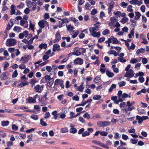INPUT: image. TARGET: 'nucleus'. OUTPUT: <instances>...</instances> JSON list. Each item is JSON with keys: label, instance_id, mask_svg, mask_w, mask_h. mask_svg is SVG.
<instances>
[{"label": "nucleus", "instance_id": "obj_19", "mask_svg": "<svg viewBox=\"0 0 149 149\" xmlns=\"http://www.w3.org/2000/svg\"><path fill=\"white\" fill-rule=\"evenodd\" d=\"M57 113V111H54L52 113V114L54 116V118L55 120H58L59 119L58 116V114Z\"/></svg>", "mask_w": 149, "mask_h": 149}, {"label": "nucleus", "instance_id": "obj_49", "mask_svg": "<svg viewBox=\"0 0 149 149\" xmlns=\"http://www.w3.org/2000/svg\"><path fill=\"white\" fill-rule=\"evenodd\" d=\"M62 80L57 79L55 80L54 82V85H57L59 84Z\"/></svg>", "mask_w": 149, "mask_h": 149}, {"label": "nucleus", "instance_id": "obj_4", "mask_svg": "<svg viewBox=\"0 0 149 149\" xmlns=\"http://www.w3.org/2000/svg\"><path fill=\"white\" fill-rule=\"evenodd\" d=\"M44 87V85L40 86L39 85H37L34 87V90L36 92L38 93L41 92L43 90V88Z\"/></svg>", "mask_w": 149, "mask_h": 149}, {"label": "nucleus", "instance_id": "obj_7", "mask_svg": "<svg viewBox=\"0 0 149 149\" xmlns=\"http://www.w3.org/2000/svg\"><path fill=\"white\" fill-rule=\"evenodd\" d=\"M83 63V61L82 59L79 58H78L75 59L74 61V65H80L82 64Z\"/></svg>", "mask_w": 149, "mask_h": 149}, {"label": "nucleus", "instance_id": "obj_28", "mask_svg": "<svg viewBox=\"0 0 149 149\" xmlns=\"http://www.w3.org/2000/svg\"><path fill=\"white\" fill-rule=\"evenodd\" d=\"M145 52V50L143 48H141L138 49L136 52V53L137 55L139 54L140 53H144Z\"/></svg>", "mask_w": 149, "mask_h": 149}, {"label": "nucleus", "instance_id": "obj_6", "mask_svg": "<svg viewBox=\"0 0 149 149\" xmlns=\"http://www.w3.org/2000/svg\"><path fill=\"white\" fill-rule=\"evenodd\" d=\"M148 118L147 116H143L141 117L137 115L136 116V119L138 120V123L139 124L141 123L143 120H146Z\"/></svg>", "mask_w": 149, "mask_h": 149}, {"label": "nucleus", "instance_id": "obj_45", "mask_svg": "<svg viewBox=\"0 0 149 149\" xmlns=\"http://www.w3.org/2000/svg\"><path fill=\"white\" fill-rule=\"evenodd\" d=\"M131 143L133 144H136L138 141V139H130Z\"/></svg>", "mask_w": 149, "mask_h": 149}, {"label": "nucleus", "instance_id": "obj_13", "mask_svg": "<svg viewBox=\"0 0 149 149\" xmlns=\"http://www.w3.org/2000/svg\"><path fill=\"white\" fill-rule=\"evenodd\" d=\"M55 39L53 40L54 43L58 42L61 39V36L59 33L57 32L55 35Z\"/></svg>", "mask_w": 149, "mask_h": 149}, {"label": "nucleus", "instance_id": "obj_27", "mask_svg": "<svg viewBox=\"0 0 149 149\" xmlns=\"http://www.w3.org/2000/svg\"><path fill=\"white\" fill-rule=\"evenodd\" d=\"M3 55L5 56V58L6 60H8L9 59V56L8 53L6 50H4L3 52Z\"/></svg>", "mask_w": 149, "mask_h": 149}, {"label": "nucleus", "instance_id": "obj_64", "mask_svg": "<svg viewBox=\"0 0 149 149\" xmlns=\"http://www.w3.org/2000/svg\"><path fill=\"white\" fill-rule=\"evenodd\" d=\"M101 97V96L100 95H95L93 97V98L94 100H97L100 99Z\"/></svg>", "mask_w": 149, "mask_h": 149}, {"label": "nucleus", "instance_id": "obj_2", "mask_svg": "<svg viewBox=\"0 0 149 149\" xmlns=\"http://www.w3.org/2000/svg\"><path fill=\"white\" fill-rule=\"evenodd\" d=\"M31 58L30 55H26L22 57L19 60V62L22 63H25L29 60Z\"/></svg>", "mask_w": 149, "mask_h": 149}, {"label": "nucleus", "instance_id": "obj_39", "mask_svg": "<svg viewBox=\"0 0 149 149\" xmlns=\"http://www.w3.org/2000/svg\"><path fill=\"white\" fill-rule=\"evenodd\" d=\"M50 116V113L48 112H47L44 115V117L45 119H47Z\"/></svg>", "mask_w": 149, "mask_h": 149}, {"label": "nucleus", "instance_id": "obj_53", "mask_svg": "<svg viewBox=\"0 0 149 149\" xmlns=\"http://www.w3.org/2000/svg\"><path fill=\"white\" fill-rule=\"evenodd\" d=\"M53 79H52L49 81H48V82L47 84V85L49 87L51 86L53 84Z\"/></svg>", "mask_w": 149, "mask_h": 149}, {"label": "nucleus", "instance_id": "obj_10", "mask_svg": "<svg viewBox=\"0 0 149 149\" xmlns=\"http://www.w3.org/2000/svg\"><path fill=\"white\" fill-rule=\"evenodd\" d=\"M130 2L131 4L137 5L138 6H139L142 3V2L141 1H139L138 0H132Z\"/></svg>", "mask_w": 149, "mask_h": 149}, {"label": "nucleus", "instance_id": "obj_17", "mask_svg": "<svg viewBox=\"0 0 149 149\" xmlns=\"http://www.w3.org/2000/svg\"><path fill=\"white\" fill-rule=\"evenodd\" d=\"M106 73L107 75L109 78H112L114 75V73L110 71L109 70H107L106 72Z\"/></svg>", "mask_w": 149, "mask_h": 149}, {"label": "nucleus", "instance_id": "obj_62", "mask_svg": "<svg viewBox=\"0 0 149 149\" xmlns=\"http://www.w3.org/2000/svg\"><path fill=\"white\" fill-rule=\"evenodd\" d=\"M12 128L13 130L16 131L18 130V127L17 126L14 124L12 125Z\"/></svg>", "mask_w": 149, "mask_h": 149}, {"label": "nucleus", "instance_id": "obj_41", "mask_svg": "<svg viewBox=\"0 0 149 149\" xmlns=\"http://www.w3.org/2000/svg\"><path fill=\"white\" fill-rule=\"evenodd\" d=\"M34 109L36 111H39L40 110V107L39 106L36 105L34 106Z\"/></svg>", "mask_w": 149, "mask_h": 149}, {"label": "nucleus", "instance_id": "obj_60", "mask_svg": "<svg viewBox=\"0 0 149 149\" xmlns=\"http://www.w3.org/2000/svg\"><path fill=\"white\" fill-rule=\"evenodd\" d=\"M84 118L89 119L90 118V116L88 113H86L83 115Z\"/></svg>", "mask_w": 149, "mask_h": 149}, {"label": "nucleus", "instance_id": "obj_54", "mask_svg": "<svg viewBox=\"0 0 149 149\" xmlns=\"http://www.w3.org/2000/svg\"><path fill=\"white\" fill-rule=\"evenodd\" d=\"M81 54V53L80 51L78 50L76 51L75 52H73V54L74 55L79 56Z\"/></svg>", "mask_w": 149, "mask_h": 149}, {"label": "nucleus", "instance_id": "obj_22", "mask_svg": "<svg viewBox=\"0 0 149 149\" xmlns=\"http://www.w3.org/2000/svg\"><path fill=\"white\" fill-rule=\"evenodd\" d=\"M60 49V46L57 44H55L53 45V51L55 52L56 50H58Z\"/></svg>", "mask_w": 149, "mask_h": 149}, {"label": "nucleus", "instance_id": "obj_55", "mask_svg": "<svg viewBox=\"0 0 149 149\" xmlns=\"http://www.w3.org/2000/svg\"><path fill=\"white\" fill-rule=\"evenodd\" d=\"M135 130L133 127H132L131 129H129L128 132L130 133H134L135 132Z\"/></svg>", "mask_w": 149, "mask_h": 149}, {"label": "nucleus", "instance_id": "obj_61", "mask_svg": "<svg viewBox=\"0 0 149 149\" xmlns=\"http://www.w3.org/2000/svg\"><path fill=\"white\" fill-rule=\"evenodd\" d=\"M127 11L129 12H132L133 10L132 9V6L129 5L127 8Z\"/></svg>", "mask_w": 149, "mask_h": 149}, {"label": "nucleus", "instance_id": "obj_23", "mask_svg": "<svg viewBox=\"0 0 149 149\" xmlns=\"http://www.w3.org/2000/svg\"><path fill=\"white\" fill-rule=\"evenodd\" d=\"M113 4L114 3H110L109 4V6L108 8V13L109 14L111 13V12L113 8Z\"/></svg>", "mask_w": 149, "mask_h": 149}, {"label": "nucleus", "instance_id": "obj_16", "mask_svg": "<svg viewBox=\"0 0 149 149\" xmlns=\"http://www.w3.org/2000/svg\"><path fill=\"white\" fill-rule=\"evenodd\" d=\"M13 31L17 33L20 32L22 30V28L21 27L15 26L13 28Z\"/></svg>", "mask_w": 149, "mask_h": 149}, {"label": "nucleus", "instance_id": "obj_31", "mask_svg": "<svg viewBox=\"0 0 149 149\" xmlns=\"http://www.w3.org/2000/svg\"><path fill=\"white\" fill-rule=\"evenodd\" d=\"M9 123L8 121H3L1 122V125L3 127L6 126H8Z\"/></svg>", "mask_w": 149, "mask_h": 149}, {"label": "nucleus", "instance_id": "obj_63", "mask_svg": "<svg viewBox=\"0 0 149 149\" xmlns=\"http://www.w3.org/2000/svg\"><path fill=\"white\" fill-rule=\"evenodd\" d=\"M103 127L107 126L110 125V123L107 121H103Z\"/></svg>", "mask_w": 149, "mask_h": 149}, {"label": "nucleus", "instance_id": "obj_18", "mask_svg": "<svg viewBox=\"0 0 149 149\" xmlns=\"http://www.w3.org/2000/svg\"><path fill=\"white\" fill-rule=\"evenodd\" d=\"M111 39H112V42L113 44H120L121 42L118 41L117 39L113 36H111Z\"/></svg>", "mask_w": 149, "mask_h": 149}, {"label": "nucleus", "instance_id": "obj_36", "mask_svg": "<svg viewBox=\"0 0 149 149\" xmlns=\"http://www.w3.org/2000/svg\"><path fill=\"white\" fill-rule=\"evenodd\" d=\"M110 31L108 29H105L102 32V34L104 36L109 34Z\"/></svg>", "mask_w": 149, "mask_h": 149}, {"label": "nucleus", "instance_id": "obj_32", "mask_svg": "<svg viewBox=\"0 0 149 149\" xmlns=\"http://www.w3.org/2000/svg\"><path fill=\"white\" fill-rule=\"evenodd\" d=\"M108 53L110 54H113L115 56H117L118 55L117 52L114 50H110L108 52Z\"/></svg>", "mask_w": 149, "mask_h": 149}, {"label": "nucleus", "instance_id": "obj_24", "mask_svg": "<svg viewBox=\"0 0 149 149\" xmlns=\"http://www.w3.org/2000/svg\"><path fill=\"white\" fill-rule=\"evenodd\" d=\"M118 97L116 96H113L111 97V99L114 101V103L116 104H118L119 102V100H117Z\"/></svg>", "mask_w": 149, "mask_h": 149}, {"label": "nucleus", "instance_id": "obj_33", "mask_svg": "<svg viewBox=\"0 0 149 149\" xmlns=\"http://www.w3.org/2000/svg\"><path fill=\"white\" fill-rule=\"evenodd\" d=\"M47 47V45L45 43H42L40 44L39 46V48L42 49H46Z\"/></svg>", "mask_w": 149, "mask_h": 149}, {"label": "nucleus", "instance_id": "obj_35", "mask_svg": "<svg viewBox=\"0 0 149 149\" xmlns=\"http://www.w3.org/2000/svg\"><path fill=\"white\" fill-rule=\"evenodd\" d=\"M92 142L93 143L100 146H101L102 143L100 142L95 140H93L92 141Z\"/></svg>", "mask_w": 149, "mask_h": 149}, {"label": "nucleus", "instance_id": "obj_12", "mask_svg": "<svg viewBox=\"0 0 149 149\" xmlns=\"http://www.w3.org/2000/svg\"><path fill=\"white\" fill-rule=\"evenodd\" d=\"M20 25L23 26L25 28H27L28 27V22L27 20L22 19L20 21Z\"/></svg>", "mask_w": 149, "mask_h": 149}, {"label": "nucleus", "instance_id": "obj_15", "mask_svg": "<svg viewBox=\"0 0 149 149\" xmlns=\"http://www.w3.org/2000/svg\"><path fill=\"white\" fill-rule=\"evenodd\" d=\"M110 20L111 22L109 23V26L112 25L113 24L115 23V22L118 21V19L114 17H111Z\"/></svg>", "mask_w": 149, "mask_h": 149}, {"label": "nucleus", "instance_id": "obj_56", "mask_svg": "<svg viewBox=\"0 0 149 149\" xmlns=\"http://www.w3.org/2000/svg\"><path fill=\"white\" fill-rule=\"evenodd\" d=\"M79 33V30H77L72 35V37L73 38H75L78 35Z\"/></svg>", "mask_w": 149, "mask_h": 149}, {"label": "nucleus", "instance_id": "obj_52", "mask_svg": "<svg viewBox=\"0 0 149 149\" xmlns=\"http://www.w3.org/2000/svg\"><path fill=\"white\" fill-rule=\"evenodd\" d=\"M18 75V73L17 72V71L16 70H15L13 72L12 75V77L13 78H15L17 77V76Z\"/></svg>", "mask_w": 149, "mask_h": 149}, {"label": "nucleus", "instance_id": "obj_30", "mask_svg": "<svg viewBox=\"0 0 149 149\" xmlns=\"http://www.w3.org/2000/svg\"><path fill=\"white\" fill-rule=\"evenodd\" d=\"M141 15V14L139 12H136L135 13V16L134 18L136 20H138L139 19Z\"/></svg>", "mask_w": 149, "mask_h": 149}, {"label": "nucleus", "instance_id": "obj_46", "mask_svg": "<svg viewBox=\"0 0 149 149\" xmlns=\"http://www.w3.org/2000/svg\"><path fill=\"white\" fill-rule=\"evenodd\" d=\"M118 84L119 85V87H121L125 86V85L126 82L124 81H121L119 82L118 83Z\"/></svg>", "mask_w": 149, "mask_h": 149}, {"label": "nucleus", "instance_id": "obj_14", "mask_svg": "<svg viewBox=\"0 0 149 149\" xmlns=\"http://www.w3.org/2000/svg\"><path fill=\"white\" fill-rule=\"evenodd\" d=\"M135 109V107L133 106L132 107H128L123 108L122 110L124 113H127L129 111H131L133 109Z\"/></svg>", "mask_w": 149, "mask_h": 149}, {"label": "nucleus", "instance_id": "obj_1", "mask_svg": "<svg viewBox=\"0 0 149 149\" xmlns=\"http://www.w3.org/2000/svg\"><path fill=\"white\" fill-rule=\"evenodd\" d=\"M16 43V41L13 38L8 39L6 42V45L8 47L14 46Z\"/></svg>", "mask_w": 149, "mask_h": 149}, {"label": "nucleus", "instance_id": "obj_29", "mask_svg": "<svg viewBox=\"0 0 149 149\" xmlns=\"http://www.w3.org/2000/svg\"><path fill=\"white\" fill-rule=\"evenodd\" d=\"M27 1H26V6L28 8L31 7L33 4V3L31 1L29 0H26Z\"/></svg>", "mask_w": 149, "mask_h": 149}, {"label": "nucleus", "instance_id": "obj_57", "mask_svg": "<svg viewBox=\"0 0 149 149\" xmlns=\"http://www.w3.org/2000/svg\"><path fill=\"white\" fill-rule=\"evenodd\" d=\"M142 21L144 24L146 23L147 22L146 18L144 16H143L142 18Z\"/></svg>", "mask_w": 149, "mask_h": 149}, {"label": "nucleus", "instance_id": "obj_25", "mask_svg": "<svg viewBox=\"0 0 149 149\" xmlns=\"http://www.w3.org/2000/svg\"><path fill=\"white\" fill-rule=\"evenodd\" d=\"M66 26L67 27V31L74 32V31L73 30V29H74V28L70 24L68 25H66Z\"/></svg>", "mask_w": 149, "mask_h": 149}, {"label": "nucleus", "instance_id": "obj_40", "mask_svg": "<svg viewBox=\"0 0 149 149\" xmlns=\"http://www.w3.org/2000/svg\"><path fill=\"white\" fill-rule=\"evenodd\" d=\"M127 104L128 107H131L132 105H134L135 104V102L133 101L131 103H130V102L129 101L127 102Z\"/></svg>", "mask_w": 149, "mask_h": 149}, {"label": "nucleus", "instance_id": "obj_37", "mask_svg": "<svg viewBox=\"0 0 149 149\" xmlns=\"http://www.w3.org/2000/svg\"><path fill=\"white\" fill-rule=\"evenodd\" d=\"M128 20V18L127 17H125L122 19L120 22L123 24L126 23Z\"/></svg>", "mask_w": 149, "mask_h": 149}, {"label": "nucleus", "instance_id": "obj_44", "mask_svg": "<svg viewBox=\"0 0 149 149\" xmlns=\"http://www.w3.org/2000/svg\"><path fill=\"white\" fill-rule=\"evenodd\" d=\"M77 132V130L74 127H72L70 130V132L73 134H75Z\"/></svg>", "mask_w": 149, "mask_h": 149}, {"label": "nucleus", "instance_id": "obj_34", "mask_svg": "<svg viewBox=\"0 0 149 149\" xmlns=\"http://www.w3.org/2000/svg\"><path fill=\"white\" fill-rule=\"evenodd\" d=\"M101 80L100 76H97L94 79V81L95 83H97L99 82Z\"/></svg>", "mask_w": 149, "mask_h": 149}, {"label": "nucleus", "instance_id": "obj_3", "mask_svg": "<svg viewBox=\"0 0 149 149\" xmlns=\"http://www.w3.org/2000/svg\"><path fill=\"white\" fill-rule=\"evenodd\" d=\"M38 24L41 29L44 28L45 26H47L48 27H49V24L47 21L42 20L40 21L38 23Z\"/></svg>", "mask_w": 149, "mask_h": 149}, {"label": "nucleus", "instance_id": "obj_9", "mask_svg": "<svg viewBox=\"0 0 149 149\" xmlns=\"http://www.w3.org/2000/svg\"><path fill=\"white\" fill-rule=\"evenodd\" d=\"M99 24V22H97L96 24H94V27H91L90 28L89 30L97 31L99 30V26L98 24Z\"/></svg>", "mask_w": 149, "mask_h": 149}, {"label": "nucleus", "instance_id": "obj_26", "mask_svg": "<svg viewBox=\"0 0 149 149\" xmlns=\"http://www.w3.org/2000/svg\"><path fill=\"white\" fill-rule=\"evenodd\" d=\"M84 88L83 83H82L77 88H76V89L77 91L82 92Z\"/></svg>", "mask_w": 149, "mask_h": 149}, {"label": "nucleus", "instance_id": "obj_48", "mask_svg": "<svg viewBox=\"0 0 149 149\" xmlns=\"http://www.w3.org/2000/svg\"><path fill=\"white\" fill-rule=\"evenodd\" d=\"M119 102H122L125 100V99L122 95L118 97Z\"/></svg>", "mask_w": 149, "mask_h": 149}, {"label": "nucleus", "instance_id": "obj_42", "mask_svg": "<svg viewBox=\"0 0 149 149\" xmlns=\"http://www.w3.org/2000/svg\"><path fill=\"white\" fill-rule=\"evenodd\" d=\"M40 124L44 126H46L47 125V124L44 121L42 118H41L40 120Z\"/></svg>", "mask_w": 149, "mask_h": 149}, {"label": "nucleus", "instance_id": "obj_50", "mask_svg": "<svg viewBox=\"0 0 149 149\" xmlns=\"http://www.w3.org/2000/svg\"><path fill=\"white\" fill-rule=\"evenodd\" d=\"M27 83L21 82L20 84H18L17 86L20 87H22L25 85H27Z\"/></svg>", "mask_w": 149, "mask_h": 149}, {"label": "nucleus", "instance_id": "obj_8", "mask_svg": "<svg viewBox=\"0 0 149 149\" xmlns=\"http://www.w3.org/2000/svg\"><path fill=\"white\" fill-rule=\"evenodd\" d=\"M8 73L7 72H5L3 73L0 76V78L2 80H5L7 79L8 78Z\"/></svg>", "mask_w": 149, "mask_h": 149}, {"label": "nucleus", "instance_id": "obj_47", "mask_svg": "<svg viewBox=\"0 0 149 149\" xmlns=\"http://www.w3.org/2000/svg\"><path fill=\"white\" fill-rule=\"evenodd\" d=\"M60 131L62 133H65L67 132L68 131V129L65 127L62 128Z\"/></svg>", "mask_w": 149, "mask_h": 149}, {"label": "nucleus", "instance_id": "obj_51", "mask_svg": "<svg viewBox=\"0 0 149 149\" xmlns=\"http://www.w3.org/2000/svg\"><path fill=\"white\" fill-rule=\"evenodd\" d=\"M90 134V132L87 131H85L82 133V136L83 137H85L87 136H88Z\"/></svg>", "mask_w": 149, "mask_h": 149}, {"label": "nucleus", "instance_id": "obj_58", "mask_svg": "<svg viewBox=\"0 0 149 149\" xmlns=\"http://www.w3.org/2000/svg\"><path fill=\"white\" fill-rule=\"evenodd\" d=\"M114 15L117 16L118 17H120L121 15V13L119 11H117L116 12H114L113 13Z\"/></svg>", "mask_w": 149, "mask_h": 149}, {"label": "nucleus", "instance_id": "obj_5", "mask_svg": "<svg viewBox=\"0 0 149 149\" xmlns=\"http://www.w3.org/2000/svg\"><path fill=\"white\" fill-rule=\"evenodd\" d=\"M134 71L131 69H130L127 71L124 76L125 77H129L131 78L134 77Z\"/></svg>", "mask_w": 149, "mask_h": 149}, {"label": "nucleus", "instance_id": "obj_21", "mask_svg": "<svg viewBox=\"0 0 149 149\" xmlns=\"http://www.w3.org/2000/svg\"><path fill=\"white\" fill-rule=\"evenodd\" d=\"M27 102L29 103H35L36 102V100L34 99L32 97H30L27 100Z\"/></svg>", "mask_w": 149, "mask_h": 149}, {"label": "nucleus", "instance_id": "obj_20", "mask_svg": "<svg viewBox=\"0 0 149 149\" xmlns=\"http://www.w3.org/2000/svg\"><path fill=\"white\" fill-rule=\"evenodd\" d=\"M34 5L32 8V10H31L34 11L36 10V9H37V12H39L40 9V8L39 6H37L36 3L34 2H33Z\"/></svg>", "mask_w": 149, "mask_h": 149}, {"label": "nucleus", "instance_id": "obj_59", "mask_svg": "<svg viewBox=\"0 0 149 149\" xmlns=\"http://www.w3.org/2000/svg\"><path fill=\"white\" fill-rule=\"evenodd\" d=\"M31 10L29 8H26L25 10H24V13L26 14H28L29 12L31 11Z\"/></svg>", "mask_w": 149, "mask_h": 149}, {"label": "nucleus", "instance_id": "obj_43", "mask_svg": "<svg viewBox=\"0 0 149 149\" xmlns=\"http://www.w3.org/2000/svg\"><path fill=\"white\" fill-rule=\"evenodd\" d=\"M30 118L34 120H37L38 118V117L37 115H34L31 116Z\"/></svg>", "mask_w": 149, "mask_h": 149}, {"label": "nucleus", "instance_id": "obj_38", "mask_svg": "<svg viewBox=\"0 0 149 149\" xmlns=\"http://www.w3.org/2000/svg\"><path fill=\"white\" fill-rule=\"evenodd\" d=\"M116 85L115 84H113L111 85V86L109 89V91L111 92L113 90V89L116 88Z\"/></svg>", "mask_w": 149, "mask_h": 149}, {"label": "nucleus", "instance_id": "obj_11", "mask_svg": "<svg viewBox=\"0 0 149 149\" xmlns=\"http://www.w3.org/2000/svg\"><path fill=\"white\" fill-rule=\"evenodd\" d=\"M90 32L91 33V35L94 37H96L99 38L100 36V32H97V31L89 30Z\"/></svg>", "mask_w": 149, "mask_h": 149}]
</instances>
